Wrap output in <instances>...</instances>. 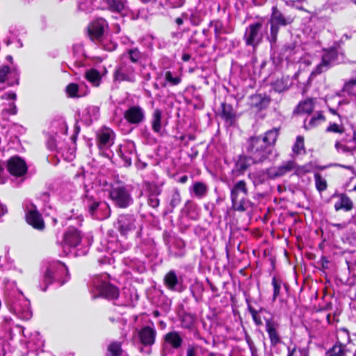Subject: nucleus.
<instances>
[{"label": "nucleus", "instance_id": "43", "mask_svg": "<svg viewBox=\"0 0 356 356\" xmlns=\"http://www.w3.org/2000/svg\"><path fill=\"white\" fill-rule=\"evenodd\" d=\"M181 201L180 193L178 189L173 190L170 202V207L174 209L177 207Z\"/></svg>", "mask_w": 356, "mask_h": 356}, {"label": "nucleus", "instance_id": "56", "mask_svg": "<svg viewBox=\"0 0 356 356\" xmlns=\"http://www.w3.org/2000/svg\"><path fill=\"white\" fill-rule=\"evenodd\" d=\"M245 340L248 343L250 350L252 349L253 348H256V346L254 345L252 338L247 332L245 333Z\"/></svg>", "mask_w": 356, "mask_h": 356}, {"label": "nucleus", "instance_id": "24", "mask_svg": "<svg viewBox=\"0 0 356 356\" xmlns=\"http://www.w3.org/2000/svg\"><path fill=\"white\" fill-rule=\"evenodd\" d=\"M232 208L238 211H246L251 204L250 201L248 199V195H234L231 196Z\"/></svg>", "mask_w": 356, "mask_h": 356}, {"label": "nucleus", "instance_id": "36", "mask_svg": "<svg viewBox=\"0 0 356 356\" xmlns=\"http://www.w3.org/2000/svg\"><path fill=\"white\" fill-rule=\"evenodd\" d=\"M121 56H126V60H129L133 63H137L142 58L143 54L138 48L128 49Z\"/></svg>", "mask_w": 356, "mask_h": 356}, {"label": "nucleus", "instance_id": "39", "mask_svg": "<svg viewBox=\"0 0 356 356\" xmlns=\"http://www.w3.org/2000/svg\"><path fill=\"white\" fill-rule=\"evenodd\" d=\"M347 349L341 343H336L327 352V356H346Z\"/></svg>", "mask_w": 356, "mask_h": 356}, {"label": "nucleus", "instance_id": "37", "mask_svg": "<svg viewBox=\"0 0 356 356\" xmlns=\"http://www.w3.org/2000/svg\"><path fill=\"white\" fill-rule=\"evenodd\" d=\"M312 112V99H307L302 102H300L296 108L294 110L293 113L296 114L303 115L308 114L309 115Z\"/></svg>", "mask_w": 356, "mask_h": 356}, {"label": "nucleus", "instance_id": "55", "mask_svg": "<svg viewBox=\"0 0 356 356\" xmlns=\"http://www.w3.org/2000/svg\"><path fill=\"white\" fill-rule=\"evenodd\" d=\"M190 20L191 23L194 25H198L201 22V18L196 14L193 13L190 17Z\"/></svg>", "mask_w": 356, "mask_h": 356}, {"label": "nucleus", "instance_id": "7", "mask_svg": "<svg viewBox=\"0 0 356 356\" xmlns=\"http://www.w3.org/2000/svg\"><path fill=\"white\" fill-rule=\"evenodd\" d=\"M115 81H127L134 83L136 81V72L129 60H126V56H121L118 64L113 72Z\"/></svg>", "mask_w": 356, "mask_h": 356}, {"label": "nucleus", "instance_id": "38", "mask_svg": "<svg viewBox=\"0 0 356 356\" xmlns=\"http://www.w3.org/2000/svg\"><path fill=\"white\" fill-rule=\"evenodd\" d=\"M314 318L319 323H326L327 324L330 323V314L324 309L317 310L315 312L313 311V318Z\"/></svg>", "mask_w": 356, "mask_h": 356}, {"label": "nucleus", "instance_id": "8", "mask_svg": "<svg viewBox=\"0 0 356 356\" xmlns=\"http://www.w3.org/2000/svg\"><path fill=\"white\" fill-rule=\"evenodd\" d=\"M262 28L263 23L261 22H255L246 27L243 40L247 46L255 49L261 43L264 38Z\"/></svg>", "mask_w": 356, "mask_h": 356}, {"label": "nucleus", "instance_id": "33", "mask_svg": "<svg viewBox=\"0 0 356 356\" xmlns=\"http://www.w3.org/2000/svg\"><path fill=\"white\" fill-rule=\"evenodd\" d=\"M84 76L86 80H88L92 84V86L95 87L99 86L102 81V77L99 72L95 69H90L86 71Z\"/></svg>", "mask_w": 356, "mask_h": 356}, {"label": "nucleus", "instance_id": "63", "mask_svg": "<svg viewBox=\"0 0 356 356\" xmlns=\"http://www.w3.org/2000/svg\"><path fill=\"white\" fill-rule=\"evenodd\" d=\"M17 113V108L14 104L10 105V108L9 111V113L12 115H15Z\"/></svg>", "mask_w": 356, "mask_h": 356}, {"label": "nucleus", "instance_id": "57", "mask_svg": "<svg viewBox=\"0 0 356 356\" xmlns=\"http://www.w3.org/2000/svg\"><path fill=\"white\" fill-rule=\"evenodd\" d=\"M99 109L97 106H90L88 108V112L89 113H92L95 118H97V115L99 114Z\"/></svg>", "mask_w": 356, "mask_h": 356}, {"label": "nucleus", "instance_id": "60", "mask_svg": "<svg viewBox=\"0 0 356 356\" xmlns=\"http://www.w3.org/2000/svg\"><path fill=\"white\" fill-rule=\"evenodd\" d=\"M186 356H196L195 350L193 347H188L187 349Z\"/></svg>", "mask_w": 356, "mask_h": 356}, {"label": "nucleus", "instance_id": "4", "mask_svg": "<svg viewBox=\"0 0 356 356\" xmlns=\"http://www.w3.org/2000/svg\"><path fill=\"white\" fill-rule=\"evenodd\" d=\"M107 275H98L92 280L91 293L93 298L102 296L106 298L115 299L119 296V291L114 285L107 282Z\"/></svg>", "mask_w": 356, "mask_h": 356}, {"label": "nucleus", "instance_id": "13", "mask_svg": "<svg viewBox=\"0 0 356 356\" xmlns=\"http://www.w3.org/2000/svg\"><path fill=\"white\" fill-rule=\"evenodd\" d=\"M124 119L131 124H139L145 119V110L140 106H131L124 113Z\"/></svg>", "mask_w": 356, "mask_h": 356}, {"label": "nucleus", "instance_id": "31", "mask_svg": "<svg viewBox=\"0 0 356 356\" xmlns=\"http://www.w3.org/2000/svg\"><path fill=\"white\" fill-rule=\"evenodd\" d=\"M339 200L334 204L336 211L344 209L346 211H350L353 208V203L351 200L344 193L339 195Z\"/></svg>", "mask_w": 356, "mask_h": 356}, {"label": "nucleus", "instance_id": "47", "mask_svg": "<svg viewBox=\"0 0 356 356\" xmlns=\"http://www.w3.org/2000/svg\"><path fill=\"white\" fill-rule=\"evenodd\" d=\"M79 90V86L76 83H70L66 88V92L71 97H79L77 92Z\"/></svg>", "mask_w": 356, "mask_h": 356}, {"label": "nucleus", "instance_id": "48", "mask_svg": "<svg viewBox=\"0 0 356 356\" xmlns=\"http://www.w3.org/2000/svg\"><path fill=\"white\" fill-rule=\"evenodd\" d=\"M287 356H309V351L305 349H289Z\"/></svg>", "mask_w": 356, "mask_h": 356}, {"label": "nucleus", "instance_id": "6", "mask_svg": "<svg viewBox=\"0 0 356 356\" xmlns=\"http://www.w3.org/2000/svg\"><path fill=\"white\" fill-rule=\"evenodd\" d=\"M109 197L114 204L120 208H127L133 203L131 191L125 185H113L109 192Z\"/></svg>", "mask_w": 356, "mask_h": 356}, {"label": "nucleus", "instance_id": "16", "mask_svg": "<svg viewBox=\"0 0 356 356\" xmlns=\"http://www.w3.org/2000/svg\"><path fill=\"white\" fill-rule=\"evenodd\" d=\"M183 343V338L177 332L172 331L168 332L164 337L163 350L168 349H179Z\"/></svg>", "mask_w": 356, "mask_h": 356}, {"label": "nucleus", "instance_id": "32", "mask_svg": "<svg viewBox=\"0 0 356 356\" xmlns=\"http://www.w3.org/2000/svg\"><path fill=\"white\" fill-rule=\"evenodd\" d=\"M162 111L159 108L154 109L152 115V128L155 133H160L161 130Z\"/></svg>", "mask_w": 356, "mask_h": 356}, {"label": "nucleus", "instance_id": "2", "mask_svg": "<svg viewBox=\"0 0 356 356\" xmlns=\"http://www.w3.org/2000/svg\"><path fill=\"white\" fill-rule=\"evenodd\" d=\"M83 204L89 213L96 219H106L111 215V209L108 204L106 202L99 200L97 193L92 187L86 188Z\"/></svg>", "mask_w": 356, "mask_h": 356}, {"label": "nucleus", "instance_id": "58", "mask_svg": "<svg viewBox=\"0 0 356 356\" xmlns=\"http://www.w3.org/2000/svg\"><path fill=\"white\" fill-rule=\"evenodd\" d=\"M295 48V46L293 44L284 45L282 50L286 53V52H292Z\"/></svg>", "mask_w": 356, "mask_h": 356}, {"label": "nucleus", "instance_id": "10", "mask_svg": "<svg viewBox=\"0 0 356 356\" xmlns=\"http://www.w3.org/2000/svg\"><path fill=\"white\" fill-rule=\"evenodd\" d=\"M337 51L336 49H323V53L320 56V62L313 70V75L320 74L327 71L331 66L332 63L337 59Z\"/></svg>", "mask_w": 356, "mask_h": 356}, {"label": "nucleus", "instance_id": "22", "mask_svg": "<svg viewBox=\"0 0 356 356\" xmlns=\"http://www.w3.org/2000/svg\"><path fill=\"white\" fill-rule=\"evenodd\" d=\"M81 238L82 236L78 229L70 227L64 236V245L74 248L80 243Z\"/></svg>", "mask_w": 356, "mask_h": 356}, {"label": "nucleus", "instance_id": "3", "mask_svg": "<svg viewBox=\"0 0 356 356\" xmlns=\"http://www.w3.org/2000/svg\"><path fill=\"white\" fill-rule=\"evenodd\" d=\"M294 18L291 15H285L277 7L272 8L268 23L270 24V33L267 35V40L271 46L275 44L277 40V35L280 31V26H286L293 22Z\"/></svg>", "mask_w": 356, "mask_h": 356}, {"label": "nucleus", "instance_id": "64", "mask_svg": "<svg viewBox=\"0 0 356 356\" xmlns=\"http://www.w3.org/2000/svg\"><path fill=\"white\" fill-rule=\"evenodd\" d=\"M250 352H251V356H259L257 347L253 348L252 349H250Z\"/></svg>", "mask_w": 356, "mask_h": 356}, {"label": "nucleus", "instance_id": "20", "mask_svg": "<svg viewBox=\"0 0 356 356\" xmlns=\"http://www.w3.org/2000/svg\"><path fill=\"white\" fill-rule=\"evenodd\" d=\"M114 132L109 128L101 129L98 134V142L99 148H106L113 144Z\"/></svg>", "mask_w": 356, "mask_h": 356}, {"label": "nucleus", "instance_id": "23", "mask_svg": "<svg viewBox=\"0 0 356 356\" xmlns=\"http://www.w3.org/2000/svg\"><path fill=\"white\" fill-rule=\"evenodd\" d=\"M105 21L98 19L93 22L88 27V33L92 40H99L104 31Z\"/></svg>", "mask_w": 356, "mask_h": 356}, {"label": "nucleus", "instance_id": "51", "mask_svg": "<svg viewBox=\"0 0 356 356\" xmlns=\"http://www.w3.org/2000/svg\"><path fill=\"white\" fill-rule=\"evenodd\" d=\"M326 131L328 132L343 133V129L342 128H340L337 124L333 123V124H331L327 128Z\"/></svg>", "mask_w": 356, "mask_h": 356}, {"label": "nucleus", "instance_id": "18", "mask_svg": "<svg viewBox=\"0 0 356 356\" xmlns=\"http://www.w3.org/2000/svg\"><path fill=\"white\" fill-rule=\"evenodd\" d=\"M26 222L35 229L42 230L44 227V220L35 207L29 209L26 214Z\"/></svg>", "mask_w": 356, "mask_h": 356}, {"label": "nucleus", "instance_id": "59", "mask_svg": "<svg viewBox=\"0 0 356 356\" xmlns=\"http://www.w3.org/2000/svg\"><path fill=\"white\" fill-rule=\"evenodd\" d=\"M339 335H343L344 337H346L348 340H349V332L348 330L345 328H341L339 330Z\"/></svg>", "mask_w": 356, "mask_h": 356}, {"label": "nucleus", "instance_id": "49", "mask_svg": "<svg viewBox=\"0 0 356 356\" xmlns=\"http://www.w3.org/2000/svg\"><path fill=\"white\" fill-rule=\"evenodd\" d=\"M211 26L214 27V33L216 38H219L223 29L222 23L220 21H213L211 22Z\"/></svg>", "mask_w": 356, "mask_h": 356}, {"label": "nucleus", "instance_id": "9", "mask_svg": "<svg viewBox=\"0 0 356 356\" xmlns=\"http://www.w3.org/2000/svg\"><path fill=\"white\" fill-rule=\"evenodd\" d=\"M115 227L122 236H127L137 230H141V226L136 218L131 214H122L118 218Z\"/></svg>", "mask_w": 356, "mask_h": 356}, {"label": "nucleus", "instance_id": "11", "mask_svg": "<svg viewBox=\"0 0 356 356\" xmlns=\"http://www.w3.org/2000/svg\"><path fill=\"white\" fill-rule=\"evenodd\" d=\"M293 170H296L298 174L302 172V169L298 168L293 161H287L279 166L268 168L266 173L268 178L275 179L282 177Z\"/></svg>", "mask_w": 356, "mask_h": 356}, {"label": "nucleus", "instance_id": "44", "mask_svg": "<svg viewBox=\"0 0 356 356\" xmlns=\"http://www.w3.org/2000/svg\"><path fill=\"white\" fill-rule=\"evenodd\" d=\"M293 152L298 154L301 153V151H305L304 149V138L301 136H298L296 138V141L292 148Z\"/></svg>", "mask_w": 356, "mask_h": 356}, {"label": "nucleus", "instance_id": "14", "mask_svg": "<svg viewBox=\"0 0 356 356\" xmlns=\"http://www.w3.org/2000/svg\"><path fill=\"white\" fill-rule=\"evenodd\" d=\"M19 72L15 67L10 68L8 66L3 65L0 67V83H7L12 86L18 82Z\"/></svg>", "mask_w": 356, "mask_h": 356}, {"label": "nucleus", "instance_id": "46", "mask_svg": "<svg viewBox=\"0 0 356 356\" xmlns=\"http://www.w3.org/2000/svg\"><path fill=\"white\" fill-rule=\"evenodd\" d=\"M272 284L273 286V300L275 301V299L279 296L280 295V291L282 286V282L276 277H273L272 280Z\"/></svg>", "mask_w": 356, "mask_h": 356}, {"label": "nucleus", "instance_id": "30", "mask_svg": "<svg viewBox=\"0 0 356 356\" xmlns=\"http://www.w3.org/2000/svg\"><path fill=\"white\" fill-rule=\"evenodd\" d=\"M221 117L225 120L226 123L232 125L236 118V114L232 106L223 102L221 104Z\"/></svg>", "mask_w": 356, "mask_h": 356}, {"label": "nucleus", "instance_id": "45", "mask_svg": "<svg viewBox=\"0 0 356 356\" xmlns=\"http://www.w3.org/2000/svg\"><path fill=\"white\" fill-rule=\"evenodd\" d=\"M108 351L112 356H119L122 353L121 343L116 341L112 342L108 346Z\"/></svg>", "mask_w": 356, "mask_h": 356}, {"label": "nucleus", "instance_id": "61", "mask_svg": "<svg viewBox=\"0 0 356 356\" xmlns=\"http://www.w3.org/2000/svg\"><path fill=\"white\" fill-rule=\"evenodd\" d=\"M8 212V209L6 205L0 204V218L5 215Z\"/></svg>", "mask_w": 356, "mask_h": 356}, {"label": "nucleus", "instance_id": "1", "mask_svg": "<svg viewBox=\"0 0 356 356\" xmlns=\"http://www.w3.org/2000/svg\"><path fill=\"white\" fill-rule=\"evenodd\" d=\"M278 135L279 129L273 128L267 131L264 136H253L247 140L245 148L252 163H262L268 159Z\"/></svg>", "mask_w": 356, "mask_h": 356}, {"label": "nucleus", "instance_id": "34", "mask_svg": "<svg viewBox=\"0 0 356 356\" xmlns=\"http://www.w3.org/2000/svg\"><path fill=\"white\" fill-rule=\"evenodd\" d=\"M248 191L246 182L243 180H240L236 182L232 188L231 189V196L234 195H248Z\"/></svg>", "mask_w": 356, "mask_h": 356}, {"label": "nucleus", "instance_id": "12", "mask_svg": "<svg viewBox=\"0 0 356 356\" xmlns=\"http://www.w3.org/2000/svg\"><path fill=\"white\" fill-rule=\"evenodd\" d=\"M6 166L8 172L15 177L23 176L27 172V165L25 161L17 156L10 158L7 161Z\"/></svg>", "mask_w": 356, "mask_h": 356}, {"label": "nucleus", "instance_id": "62", "mask_svg": "<svg viewBox=\"0 0 356 356\" xmlns=\"http://www.w3.org/2000/svg\"><path fill=\"white\" fill-rule=\"evenodd\" d=\"M317 120H325V118L323 116V115L322 114V113H318L317 114V117H314L313 116V124Z\"/></svg>", "mask_w": 356, "mask_h": 356}, {"label": "nucleus", "instance_id": "50", "mask_svg": "<svg viewBox=\"0 0 356 356\" xmlns=\"http://www.w3.org/2000/svg\"><path fill=\"white\" fill-rule=\"evenodd\" d=\"M182 327L185 328H190L193 324V318L191 316H185L182 319Z\"/></svg>", "mask_w": 356, "mask_h": 356}, {"label": "nucleus", "instance_id": "15", "mask_svg": "<svg viewBox=\"0 0 356 356\" xmlns=\"http://www.w3.org/2000/svg\"><path fill=\"white\" fill-rule=\"evenodd\" d=\"M248 309L252 315L253 321L257 325H263L264 321L266 323V325L268 322H273L275 321L271 314L264 309H261L257 311L252 306L248 305Z\"/></svg>", "mask_w": 356, "mask_h": 356}, {"label": "nucleus", "instance_id": "17", "mask_svg": "<svg viewBox=\"0 0 356 356\" xmlns=\"http://www.w3.org/2000/svg\"><path fill=\"white\" fill-rule=\"evenodd\" d=\"M164 284L172 291L181 292L184 290L182 280L179 278L175 270H170L164 277Z\"/></svg>", "mask_w": 356, "mask_h": 356}, {"label": "nucleus", "instance_id": "29", "mask_svg": "<svg viewBox=\"0 0 356 356\" xmlns=\"http://www.w3.org/2000/svg\"><path fill=\"white\" fill-rule=\"evenodd\" d=\"M120 154L122 158L124 160L127 165L131 164L132 156L135 154V145L134 143H128L120 147Z\"/></svg>", "mask_w": 356, "mask_h": 356}, {"label": "nucleus", "instance_id": "26", "mask_svg": "<svg viewBox=\"0 0 356 356\" xmlns=\"http://www.w3.org/2000/svg\"><path fill=\"white\" fill-rule=\"evenodd\" d=\"M107 8L113 13H118L121 15L127 13V0H104Z\"/></svg>", "mask_w": 356, "mask_h": 356}, {"label": "nucleus", "instance_id": "54", "mask_svg": "<svg viewBox=\"0 0 356 356\" xmlns=\"http://www.w3.org/2000/svg\"><path fill=\"white\" fill-rule=\"evenodd\" d=\"M335 147L338 152L341 151L343 152H348L350 151V149L348 147L340 143L339 142H337L335 143Z\"/></svg>", "mask_w": 356, "mask_h": 356}, {"label": "nucleus", "instance_id": "52", "mask_svg": "<svg viewBox=\"0 0 356 356\" xmlns=\"http://www.w3.org/2000/svg\"><path fill=\"white\" fill-rule=\"evenodd\" d=\"M274 88L276 91L279 92H281L287 89V87L286 85H284V83L282 81H280V80H277L275 83H274Z\"/></svg>", "mask_w": 356, "mask_h": 356}, {"label": "nucleus", "instance_id": "19", "mask_svg": "<svg viewBox=\"0 0 356 356\" xmlns=\"http://www.w3.org/2000/svg\"><path fill=\"white\" fill-rule=\"evenodd\" d=\"M29 302L23 298L13 304L14 312L19 318L29 320L31 317V312L29 308Z\"/></svg>", "mask_w": 356, "mask_h": 356}, {"label": "nucleus", "instance_id": "35", "mask_svg": "<svg viewBox=\"0 0 356 356\" xmlns=\"http://www.w3.org/2000/svg\"><path fill=\"white\" fill-rule=\"evenodd\" d=\"M152 186L154 188L148 196L147 204L149 207L155 209L159 205V200L157 196L161 193V190L156 184Z\"/></svg>", "mask_w": 356, "mask_h": 356}, {"label": "nucleus", "instance_id": "27", "mask_svg": "<svg viewBox=\"0 0 356 356\" xmlns=\"http://www.w3.org/2000/svg\"><path fill=\"white\" fill-rule=\"evenodd\" d=\"M270 98L266 95L254 94L250 98V105L258 110L266 108L269 103Z\"/></svg>", "mask_w": 356, "mask_h": 356}, {"label": "nucleus", "instance_id": "5", "mask_svg": "<svg viewBox=\"0 0 356 356\" xmlns=\"http://www.w3.org/2000/svg\"><path fill=\"white\" fill-rule=\"evenodd\" d=\"M65 275H68V270L67 266L62 262L56 261L51 264L44 275L43 284L44 287L41 286L43 291H45L47 286L51 284L53 281H58L60 283V285L64 284L67 279H63V276Z\"/></svg>", "mask_w": 356, "mask_h": 356}, {"label": "nucleus", "instance_id": "21", "mask_svg": "<svg viewBox=\"0 0 356 356\" xmlns=\"http://www.w3.org/2000/svg\"><path fill=\"white\" fill-rule=\"evenodd\" d=\"M156 331L153 327L145 326L138 332L140 341L144 346H152L155 342Z\"/></svg>", "mask_w": 356, "mask_h": 356}, {"label": "nucleus", "instance_id": "41", "mask_svg": "<svg viewBox=\"0 0 356 356\" xmlns=\"http://www.w3.org/2000/svg\"><path fill=\"white\" fill-rule=\"evenodd\" d=\"M165 79L172 86H177L181 83V78L180 75L174 74L170 71H167L165 73Z\"/></svg>", "mask_w": 356, "mask_h": 356}, {"label": "nucleus", "instance_id": "25", "mask_svg": "<svg viewBox=\"0 0 356 356\" xmlns=\"http://www.w3.org/2000/svg\"><path fill=\"white\" fill-rule=\"evenodd\" d=\"M278 328L279 324L276 321H274L273 322H268L266 326V331L268 334L272 346H276L282 341L278 333Z\"/></svg>", "mask_w": 356, "mask_h": 356}, {"label": "nucleus", "instance_id": "42", "mask_svg": "<svg viewBox=\"0 0 356 356\" xmlns=\"http://www.w3.org/2000/svg\"><path fill=\"white\" fill-rule=\"evenodd\" d=\"M314 178L316 189L319 192L325 191L327 186L326 180L323 178L318 173L315 174Z\"/></svg>", "mask_w": 356, "mask_h": 356}, {"label": "nucleus", "instance_id": "40", "mask_svg": "<svg viewBox=\"0 0 356 356\" xmlns=\"http://www.w3.org/2000/svg\"><path fill=\"white\" fill-rule=\"evenodd\" d=\"M193 192L197 197H204L207 192V186L202 182H195L193 186Z\"/></svg>", "mask_w": 356, "mask_h": 356}, {"label": "nucleus", "instance_id": "53", "mask_svg": "<svg viewBox=\"0 0 356 356\" xmlns=\"http://www.w3.org/2000/svg\"><path fill=\"white\" fill-rule=\"evenodd\" d=\"M169 5L172 8H179L183 6L185 0H168Z\"/></svg>", "mask_w": 356, "mask_h": 356}, {"label": "nucleus", "instance_id": "28", "mask_svg": "<svg viewBox=\"0 0 356 356\" xmlns=\"http://www.w3.org/2000/svg\"><path fill=\"white\" fill-rule=\"evenodd\" d=\"M253 163L250 155H240L235 163L234 170L238 173L243 174Z\"/></svg>", "mask_w": 356, "mask_h": 356}]
</instances>
